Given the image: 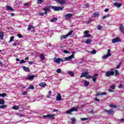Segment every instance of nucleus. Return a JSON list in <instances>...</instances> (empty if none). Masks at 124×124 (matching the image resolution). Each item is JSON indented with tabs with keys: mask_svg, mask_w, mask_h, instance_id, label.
I'll list each match as a JSON object with an SVG mask.
<instances>
[{
	"mask_svg": "<svg viewBox=\"0 0 124 124\" xmlns=\"http://www.w3.org/2000/svg\"><path fill=\"white\" fill-rule=\"evenodd\" d=\"M92 21H93V19L92 18L89 19L88 21L87 22V24H90V22H92Z\"/></svg>",
	"mask_w": 124,
	"mask_h": 124,
	"instance_id": "obj_57",
	"label": "nucleus"
},
{
	"mask_svg": "<svg viewBox=\"0 0 124 124\" xmlns=\"http://www.w3.org/2000/svg\"><path fill=\"white\" fill-rule=\"evenodd\" d=\"M51 9H53V10H54V11H62L63 9L64 8V6H51Z\"/></svg>",
	"mask_w": 124,
	"mask_h": 124,
	"instance_id": "obj_1",
	"label": "nucleus"
},
{
	"mask_svg": "<svg viewBox=\"0 0 124 124\" xmlns=\"http://www.w3.org/2000/svg\"><path fill=\"white\" fill-rule=\"evenodd\" d=\"M56 100L57 101H61L62 100V96L61 95V93H58L56 96Z\"/></svg>",
	"mask_w": 124,
	"mask_h": 124,
	"instance_id": "obj_16",
	"label": "nucleus"
},
{
	"mask_svg": "<svg viewBox=\"0 0 124 124\" xmlns=\"http://www.w3.org/2000/svg\"><path fill=\"white\" fill-rule=\"evenodd\" d=\"M29 63L30 64H33V63H34V62H33V61H30V62H29Z\"/></svg>",
	"mask_w": 124,
	"mask_h": 124,
	"instance_id": "obj_55",
	"label": "nucleus"
},
{
	"mask_svg": "<svg viewBox=\"0 0 124 124\" xmlns=\"http://www.w3.org/2000/svg\"><path fill=\"white\" fill-rule=\"evenodd\" d=\"M98 76V74H95L94 75L93 77H92V80L93 82H96V79H97V77Z\"/></svg>",
	"mask_w": 124,
	"mask_h": 124,
	"instance_id": "obj_14",
	"label": "nucleus"
},
{
	"mask_svg": "<svg viewBox=\"0 0 124 124\" xmlns=\"http://www.w3.org/2000/svg\"><path fill=\"white\" fill-rule=\"evenodd\" d=\"M17 36L19 38H22V37H23V36L21 34H17Z\"/></svg>",
	"mask_w": 124,
	"mask_h": 124,
	"instance_id": "obj_49",
	"label": "nucleus"
},
{
	"mask_svg": "<svg viewBox=\"0 0 124 124\" xmlns=\"http://www.w3.org/2000/svg\"><path fill=\"white\" fill-rule=\"evenodd\" d=\"M71 112H78V109L76 108H72L71 109L66 111V114H69L71 115L72 113Z\"/></svg>",
	"mask_w": 124,
	"mask_h": 124,
	"instance_id": "obj_4",
	"label": "nucleus"
},
{
	"mask_svg": "<svg viewBox=\"0 0 124 124\" xmlns=\"http://www.w3.org/2000/svg\"><path fill=\"white\" fill-rule=\"evenodd\" d=\"M72 120V122H71V124H76V119H75V118H72L71 119Z\"/></svg>",
	"mask_w": 124,
	"mask_h": 124,
	"instance_id": "obj_27",
	"label": "nucleus"
},
{
	"mask_svg": "<svg viewBox=\"0 0 124 124\" xmlns=\"http://www.w3.org/2000/svg\"><path fill=\"white\" fill-rule=\"evenodd\" d=\"M91 53L92 54H93L94 55L95 54H96V50H95V49H94L92 51Z\"/></svg>",
	"mask_w": 124,
	"mask_h": 124,
	"instance_id": "obj_45",
	"label": "nucleus"
},
{
	"mask_svg": "<svg viewBox=\"0 0 124 124\" xmlns=\"http://www.w3.org/2000/svg\"><path fill=\"white\" fill-rule=\"evenodd\" d=\"M73 16L72 14H67L65 15V18L66 20H68Z\"/></svg>",
	"mask_w": 124,
	"mask_h": 124,
	"instance_id": "obj_12",
	"label": "nucleus"
},
{
	"mask_svg": "<svg viewBox=\"0 0 124 124\" xmlns=\"http://www.w3.org/2000/svg\"><path fill=\"white\" fill-rule=\"evenodd\" d=\"M22 68H23V70H24V71H25L26 72H30V68H29L28 67H26L25 66H23L22 67Z\"/></svg>",
	"mask_w": 124,
	"mask_h": 124,
	"instance_id": "obj_17",
	"label": "nucleus"
},
{
	"mask_svg": "<svg viewBox=\"0 0 124 124\" xmlns=\"http://www.w3.org/2000/svg\"><path fill=\"white\" fill-rule=\"evenodd\" d=\"M63 52H64V54H69V51H68L65 49L63 50Z\"/></svg>",
	"mask_w": 124,
	"mask_h": 124,
	"instance_id": "obj_47",
	"label": "nucleus"
},
{
	"mask_svg": "<svg viewBox=\"0 0 124 124\" xmlns=\"http://www.w3.org/2000/svg\"><path fill=\"white\" fill-rule=\"evenodd\" d=\"M104 113H106L107 115H111L112 114H114V113H115V111L113 109L109 110L105 109H104Z\"/></svg>",
	"mask_w": 124,
	"mask_h": 124,
	"instance_id": "obj_5",
	"label": "nucleus"
},
{
	"mask_svg": "<svg viewBox=\"0 0 124 124\" xmlns=\"http://www.w3.org/2000/svg\"><path fill=\"white\" fill-rule=\"evenodd\" d=\"M93 15L96 17H98V16H99V14H98L97 13H96V12L93 13Z\"/></svg>",
	"mask_w": 124,
	"mask_h": 124,
	"instance_id": "obj_44",
	"label": "nucleus"
},
{
	"mask_svg": "<svg viewBox=\"0 0 124 124\" xmlns=\"http://www.w3.org/2000/svg\"><path fill=\"white\" fill-rule=\"evenodd\" d=\"M109 107H110V108H114L115 109L117 108V106L113 104L109 105Z\"/></svg>",
	"mask_w": 124,
	"mask_h": 124,
	"instance_id": "obj_29",
	"label": "nucleus"
},
{
	"mask_svg": "<svg viewBox=\"0 0 124 124\" xmlns=\"http://www.w3.org/2000/svg\"><path fill=\"white\" fill-rule=\"evenodd\" d=\"M111 55L112 54H111V50L108 49V53L107 55H104L102 59H104V60H105V59H107V58H109V57H110Z\"/></svg>",
	"mask_w": 124,
	"mask_h": 124,
	"instance_id": "obj_7",
	"label": "nucleus"
},
{
	"mask_svg": "<svg viewBox=\"0 0 124 124\" xmlns=\"http://www.w3.org/2000/svg\"><path fill=\"white\" fill-rule=\"evenodd\" d=\"M35 78V76L34 75H29L28 77L27 78V79L29 80V81H32L33 79Z\"/></svg>",
	"mask_w": 124,
	"mask_h": 124,
	"instance_id": "obj_13",
	"label": "nucleus"
},
{
	"mask_svg": "<svg viewBox=\"0 0 124 124\" xmlns=\"http://www.w3.org/2000/svg\"><path fill=\"white\" fill-rule=\"evenodd\" d=\"M39 86H40V87H46V83H45V82H41L39 84Z\"/></svg>",
	"mask_w": 124,
	"mask_h": 124,
	"instance_id": "obj_25",
	"label": "nucleus"
},
{
	"mask_svg": "<svg viewBox=\"0 0 124 124\" xmlns=\"http://www.w3.org/2000/svg\"><path fill=\"white\" fill-rule=\"evenodd\" d=\"M81 121H88L89 120V118H81Z\"/></svg>",
	"mask_w": 124,
	"mask_h": 124,
	"instance_id": "obj_38",
	"label": "nucleus"
},
{
	"mask_svg": "<svg viewBox=\"0 0 124 124\" xmlns=\"http://www.w3.org/2000/svg\"><path fill=\"white\" fill-rule=\"evenodd\" d=\"M23 95H26V94H28V92L27 91H25L23 93H22Z\"/></svg>",
	"mask_w": 124,
	"mask_h": 124,
	"instance_id": "obj_54",
	"label": "nucleus"
},
{
	"mask_svg": "<svg viewBox=\"0 0 124 124\" xmlns=\"http://www.w3.org/2000/svg\"><path fill=\"white\" fill-rule=\"evenodd\" d=\"M101 29H102V26H100V25H98V28H97L98 31H100V30H101Z\"/></svg>",
	"mask_w": 124,
	"mask_h": 124,
	"instance_id": "obj_43",
	"label": "nucleus"
},
{
	"mask_svg": "<svg viewBox=\"0 0 124 124\" xmlns=\"http://www.w3.org/2000/svg\"><path fill=\"white\" fill-rule=\"evenodd\" d=\"M114 5H115V6H116V7H118V8H120V7H121V6H122V5H123L122 3H119L118 2H115L114 3Z\"/></svg>",
	"mask_w": 124,
	"mask_h": 124,
	"instance_id": "obj_18",
	"label": "nucleus"
},
{
	"mask_svg": "<svg viewBox=\"0 0 124 124\" xmlns=\"http://www.w3.org/2000/svg\"><path fill=\"white\" fill-rule=\"evenodd\" d=\"M118 88H119V89H122V88H123V84H120L118 86Z\"/></svg>",
	"mask_w": 124,
	"mask_h": 124,
	"instance_id": "obj_58",
	"label": "nucleus"
},
{
	"mask_svg": "<svg viewBox=\"0 0 124 124\" xmlns=\"http://www.w3.org/2000/svg\"><path fill=\"white\" fill-rule=\"evenodd\" d=\"M13 41H14V36H12L10 37V41H9V42H13Z\"/></svg>",
	"mask_w": 124,
	"mask_h": 124,
	"instance_id": "obj_34",
	"label": "nucleus"
},
{
	"mask_svg": "<svg viewBox=\"0 0 124 124\" xmlns=\"http://www.w3.org/2000/svg\"><path fill=\"white\" fill-rule=\"evenodd\" d=\"M89 31H84V33L85 34H89Z\"/></svg>",
	"mask_w": 124,
	"mask_h": 124,
	"instance_id": "obj_56",
	"label": "nucleus"
},
{
	"mask_svg": "<svg viewBox=\"0 0 124 124\" xmlns=\"http://www.w3.org/2000/svg\"><path fill=\"white\" fill-rule=\"evenodd\" d=\"M112 43H118V42H122V40L119 37L114 38L112 40Z\"/></svg>",
	"mask_w": 124,
	"mask_h": 124,
	"instance_id": "obj_10",
	"label": "nucleus"
},
{
	"mask_svg": "<svg viewBox=\"0 0 124 124\" xmlns=\"http://www.w3.org/2000/svg\"><path fill=\"white\" fill-rule=\"evenodd\" d=\"M72 32H73V31L71 30L70 31H69L68 33H67L66 35H63L61 36V40H62V39H66L69 35H71L72 34Z\"/></svg>",
	"mask_w": 124,
	"mask_h": 124,
	"instance_id": "obj_3",
	"label": "nucleus"
},
{
	"mask_svg": "<svg viewBox=\"0 0 124 124\" xmlns=\"http://www.w3.org/2000/svg\"><path fill=\"white\" fill-rule=\"evenodd\" d=\"M13 109H14V110H18L19 107H17V106H15L13 107Z\"/></svg>",
	"mask_w": 124,
	"mask_h": 124,
	"instance_id": "obj_39",
	"label": "nucleus"
},
{
	"mask_svg": "<svg viewBox=\"0 0 124 124\" xmlns=\"http://www.w3.org/2000/svg\"><path fill=\"white\" fill-rule=\"evenodd\" d=\"M91 42H92V40H91V39H88L85 42L86 44H90V43H91Z\"/></svg>",
	"mask_w": 124,
	"mask_h": 124,
	"instance_id": "obj_36",
	"label": "nucleus"
},
{
	"mask_svg": "<svg viewBox=\"0 0 124 124\" xmlns=\"http://www.w3.org/2000/svg\"><path fill=\"white\" fill-rule=\"evenodd\" d=\"M60 62H64V61H65V60H64V59L63 60V59H62V58H60Z\"/></svg>",
	"mask_w": 124,
	"mask_h": 124,
	"instance_id": "obj_63",
	"label": "nucleus"
},
{
	"mask_svg": "<svg viewBox=\"0 0 124 124\" xmlns=\"http://www.w3.org/2000/svg\"><path fill=\"white\" fill-rule=\"evenodd\" d=\"M55 1L61 5H64L66 3V0H55Z\"/></svg>",
	"mask_w": 124,
	"mask_h": 124,
	"instance_id": "obj_6",
	"label": "nucleus"
},
{
	"mask_svg": "<svg viewBox=\"0 0 124 124\" xmlns=\"http://www.w3.org/2000/svg\"><path fill=\"white\" fill-rule=\"evenodd\" d=\"M26 62V61L24 60H22L20 61V64H22V63H25Z\"/></svg>",
	"mask_w": 124,
	"mask_h": 124,
	"instance_id": "obj_46",
	"label": "nucleus"
},
{
	"mask_svg": "<svg viewBox=\"0 0 124 124\" xmlns=\"http://www.w3.org/2000/svg\"><path fill=\"white\" fill-rule=\"evenodd\" d=\"M90 85V81H88L87 80L84 81V85L85 87H88Z\"/></svg>",
	"mask_w": 124,
	"mask_h": 124,
	"instance_id": "obj_23",
	"label": "nucleus"
},
{
	"mask_svg": "<svg viewBox=\"0 0 124 124\" xmlns=\"http://www.w3.org/2000/svg\"><path fill=\"white\" fill-rule=\"evenodd\" d=\"M56 71H57V73H61L62 70L61 69H58Z\"/></svg>",
	"mask_w": 124,
	"mask_h": 124,
	"instance_id": "obj_48",
	"label": "nucleus"
},
{
	"mask_svg": "<svg viewBox=\"0 0 124 124\" xmlns=\"http://www.w3.org/2000/svg\"><path fill=\"white\" fill-rule=\"evenodd\" d=\"M20 45V43H16L14 42V43L12 44L13 47H17V46Z\"/></svg>",
	"mask_w": 124,
	"mask_h": 124,
	"instance_id": "obj_22",
	"label": "nucleus"
},
{
	"mask_svg": "<svg viewBox=\"0 0 124 124\" xmlns=\"http://www.w3.org/2000/svg\"><path fill=\"white\" fill-rule=\"evenodd\" d=\"M51 7L50 6H47V7L45 8L43 10L44 11H50Z\"/></svg>",
	"mask_w": 124,
	"mask_h": 124,
	"instance_id": "obj_26",
	"label": "nucleus"
},
{
	"mask_svg": "<svg viewBox=\"0 0 124 124\" xmlns=\"http://www.w3.org/2000/svg\"><path fill=\"white\" fill-rule=\"evenodd\" d=\"M42 2H43V0H37V4H42Z\"/></svg>",
	"mask_w": 124,
	"mask_h": 124,
	"instance_id": "obj_37",
	"label": "nucleus"
},
{
	"mask_svg": "<svg viewBox=\"0 0 124 124\" xmlns=\"http://www.w3.org/2000/svg\"><path fill=\"white\" fill-rule=\"evenodd\" d=\"M115 75L116 76L119 75V71H118V70H115Z\"/></svg>",
	"mask_w": 124,
	"mask_h": 124,
	"instance_id": "obj_52",
	"label": "nucleus"
},
{
	"mask_svg": "<svg viewBox=\"0 0 124 124\" xmlns=\"http://www.w3.org/2000/svg\"><path fill=\"white\" fill-rule=\"evenodd\" d=\"M54 21H58V18L53 17L52 19L50 20V22L53 23Z\"/></svg>",
	"mask_w": 124,
	"mask_h": 124,
	"instance_id": "obj_32",
	"label": "nucleus"
},
{
	"mask_svg": "<svg viewBox=\"0 0 124 124\" xmlns=\"http://www.w3.org/2000/svg\"><path fill=\"white\" fill-rule=\"evenodd\" d=\"M0 108L1 109H4V108H6V105H3L2 106H0Z\"/></svg>",
	"mask_w": 124,
	"mask_h": 124,
	"instance_id": "obj_40",
	"label": "nucleus"
},
{
	"mask_svg": "<svg viewBox=\"0 0 124 124\" xmlns=\"http://www.w3.org/2000/svg\"><path fill=\"white\" fill-rule=\"evenodd\" d=\"M120 121L121 123H124V118L120 119Z\"/></svg>",
	"mask_w": 124,
	"mask_h": 124,
	"instance_id": "obj_60",
	"label": "nucleus"
},
{
	"mask_svg": "<svg viewBox=\"0 0 124 124\" xmlns=\"http://www.w3.org/2000/svg\"><path fill=\"white\" fill-rule=\"evenodd\" d=\"M99 95H101V93L100 92L97 93L96 96H99Z\"/></svg>",
	"mask_w": 124,
	"mask_h": 124,
	"instance_id": "obj_51",
	"label": "nucleus"
},
{
	"mask_svg": "<svg viewBox=\"0 0 124 124\" xmlns=\"http://www.w3.org/2000/svg\"><path fill=\"white\" fill-rule=\"evenodd\" d=\"M84 37L89 38V37H91V34H86L84 36Z\"/></svg>",
	"mask_w": 124,
	"mask_h": 124,
	"instance_id": "obj_41",
	"label": "nucleus"
},
{
	"mask_svg": "<svg viewBox=\"0 0 124 124\" xmlns=\"http://www.w3.org/2000/svg\"><path fill=\"white\" fill-rule=\"evenodd\" d=\"M55 62H56V63H61L60 58H58L56 60H55Z\"/></svg>",
	"mask_w": 124,
	"mask_h": 124,
	"instance_id": "obj_30",
	"label": "nucleus"
},
{
	"mask_svg": "<svg viewBox=\"0 0 124 124\" xmlns=\"http://www.w3.org/2000/svg\"><path fill=\"white\" fill-rule=\"evenodd\" d=\"M108 91H109L110 93H114V92H115V91L112 90L111 89H108Z\"/></svg>",
	"mask_w": 124,
	"mask_h": 124,
	"instance_id": "obj_61",
	"label": "nucleus"
},
{
	"mask_svg": "<svg viewBox=\"0 0 124 124\" xmlns=\"http://www.w3.org/2000/svg\"><path fill=\"white\" fill-rule=\"evenodd\" d=\"M110 89H111V90H115V89H116V85H111Z\"/></svg>",
	"mask_w": 124,
	"mask_h": 124,
	"instance_id": "obj_42",
	"label": "nucleus"
},
{
	"mask_svg": "<svg viewBox=\"0 0 124 124\" xmlns=\"http://www.w3.org/2000/svg\"><path fill=\"white\" fill-rule=\"evenodd\" d=\"M119 30L122 32V33H124V29L123 24H120L119 27Z\"/></svg>",
	"mask_w": 124,
	"mask_h": 124,
	"instance_id": "obj_15",
	"label": "nucleus"
},
{
	"mask_svg": "<svg viewBox=\"0 0 124 124\" xmlns=\"http://www.w3.org/2000/svg\"><path fill=\"white\" fill-rule=\"evenodd\" d=\"M55 116V114H47L46 115H43V118H48V119H52V120H55V117H54Z\"/></svg>",
	"mask_w": 124,
	"mask_h": 124,
	"instance_id": "obj_8",
	"label": "nucleus"
},
{
	"mask_svg": "<svg viewBox=\"0 0 124 124\" xmlns=\"http://www.w3.org/2000/svg\"><path fill=\"white\" fill-rule=\"evenodd\" d=\"M6 8L7 10H10V11H14V9L12 8V7H10L9 5H7Z\"/></svg>",
	"mask_w": 124,
	"mask_h": 124,
	"instance_id": "obj_21",
	"label": "nucleus"
},
{
	"mask_svg": "<svg viewBox=\"0 0 124 124\" xmlns=\"http://www.w3.org/2000/svg\"><path fill=\"white\" fill-rule=\"evenodd\" d=\"M94 100L95 101H97L98 102H99V101H100V100L96 97L94 98Z\"/></svg>",
	"mask_w": 124,
	"mask_h": 124,
	"instance_id": "obj_50",
	"label": "nucleus"
},
{
	"mask_svg": "<svg viewBox=\"0 0 124 124\" xmlns=\"http://www.w3.org/2000/svg\"><path fill=\"white\" fill-rule=\"evenodd\" d=\"M107 94V93L106 92H103L101 93V95H106Z\"/></svg>",
	"mask_w": 124,
	"mask_h": 124,
	"instance_id": "obj_53",
	"label": "nucleus"
},
{
	"mask_svg": "<svg viewBox=\"0 0 124 124\" xmlns=\"http://www.w3.org/2000/svg\"><path fill=\"white\" fill-rule=\"evenodd\" d=\"M31 29H34V26H31V25H30V26H29V27H28V29H27V31H31Z\"/></svg>",
	"mask_w": 124,
	"mask_h": 124,
	"instance_id": "obj_31",
	"label": "nucleus"
},
{
	"mask_svg": "<svg viewBox=\"0 0 124 124\" xmlns=\"http://www.w3.org/2000/svg\"><path fill=\"white\" fill-rule=\"evenodd\" d=\"M40 58L41 59V61L42 62L44 61V59H45V55H44V54L41 53L40 55Z\"/></svg>",
	"mask_w": 124,
	"mask_h": 124,
	"instance_id": "obj_19",
	"label": "nucleus"
},
{
	"mask_svg": "<svg viewBox=\"0 0 124 124\" xmlns=\"http://www.w3.org/2000/svg\"><path fill=\"white\" fill-rule=\"evenodd\" d=\"M24 5L25 6H29V3H25Z\"/></svg>",
	"mask_w": 124,
	"mask_h": 124,
	"instance_id": "obj_62",
	"label": "nucleus"
},
{
	"mask_svg": "<svg viewBox=\"0 0 124 124\" xmlns=\"http://www.w3.org/2000/svg\"><path fill=\"white\" fill-rule=\"evenodd\" d=\"M4 36V33L2 31H0V38L1 40H3V37Z\"/></svg>",
	"mask_w": 124,
	"mask_h": 124,
	"instance_id": "obj_20",
	"label": "nucleus"
},
{
	"mask_svg": "<svg viewBox=\"0 0 124 124\" xmlns=\"http://www.w3.org/2000/svg\"><path fill=\"white\" fill-rule=\"evenodd\" d=\"M39 15H40V16H43V15H44V13H40Z\"/></svg>",
	"mask_w": 124,
	"mask_h": 124,
	"instance_id": "obj_59",
	"label": "nucleus"
},
{
	"mask_svg": "<svg viewBox=\"0 0 124 124\" xmlns=\"http://www.w3.org/2000/svg\"><path fill=\"white\" fill-rule=\"evenodd\" d=\"M106 18H107V16H104L102 17V19L103 20H104V19H106Z\"/></svg>",
	"mask_w": 124,
	"mask_h": 124,
	"instance_id": "obj_64",
	"label": "nucleus"
},
{
	"mask_svg": "<svg viewBox=\"0 0 124 124\" xmlns=\"http://www.w3.org/2000/svg\"><path fill=\"white\" fill-rule=\"evenodd\" d=\"M74 56H75V55L74 54H72L71 56H69L68 57H67L66 58H65L64 59V61H71V60H72V59H74Z\"/></svg>",
	"mask_w": 124,
	"mask_h": 124,
	"instance_id": "obj_11",
	"label": "nucleus"
},
{
	"mask_svg": "<svg viewBox=\"0 0 124 124\" xmlns=\"http://www.w3.org/2000/svg\"><path fill=\"white\" fill-rule=\"evenodd\" d=\"M0 96L1 97H5V96H6V94L5 93H1L0 94Z\"/></svg>",
	"mask_w": 124,
	"mask_h": 124,
	"instance_id": "obj_35",
	"label": "nucleus"
},
{
	"mask_svg": "<svg viewBox=\"0 0 124 124\" xmlns=\"http://www.w3.org/2000/svg\"><path fill=\"white\" fill-rule=\"evenodd\" d=\"M67 73L69 75H70V76H71L72 77H73V76H74V73H73V72L72 71H68Z\"/></svg>",
	"mask_w": 124,
	"mask_h": 124,
	"instance_id": "obj_24",
	"label": "nucleus"
},
{
	"mask_svg": "<svg viewBox=\"0 0 124 124\" xmlns=\"http://www.w3.org/2000/svg\"><path fill=\"white\" fill-rule=\"evenodd\" d=\"M115 74V72L114 71H108L106 73V77H110V76H113Z\"/></svg>",
	"mask_w": 124,
	"mask_h": 124,
	"instance_id": "obj_9",
	"label": "nucleus"
},
{
	"mask_svg": "<svg viewBox=\"0 0 124 124\" xmlns=\"http://www.w3.org/2000/svg\"><path fill=\"white\" fill-rule=\"evenodd\" d=\"M28 89L29 90H34V87L33 86V85H31L29 86Z\"/></svg>",
	"mask_w": 124,
	"mask_h": 124,
	"instance_id": "obj_33",
	"label": "nucleus"
},
{
	"mask_svg": "<svg viewBox=\"0 0 124 124\" xmlns=\"http://www.w3.org/2000/svg\"><path fill=\"white\" fill-rule=\"evenodd\" d=\"M5 103V101L2 99H0V105H3Z\"/></svg>",
	"mask_w": 124,
	"mask_h": 124,
	"instance_id": "obj_28",
	"label": "nucleus"
},
{
	"mask_svg": "<svg viewBox=\"0 0 124 124\" xmlns=\"http://www.w3.org/2000/svg\"><path fill=\"white\" fill-rule=\"evenodd\" d=\"M88 72H83L80 76V78H83V77H85L86 79H91L93 77L92 76L88 75Z\"/></svg>",
	"mask_w": 124,
	"mask_h": 124,
	"instance_id": "obj_2",
	"label": "nucleus"
}]
</instances>
